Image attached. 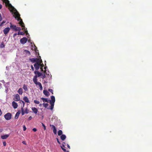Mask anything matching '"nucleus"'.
Listing matches in <instances>:
<instances>
[{
	"label": "nucleus",
	"mask_w": 152,
	"mask_h": 152,
	"mask_svg": "<svg viewBox=\"0 0 152 152\" xmlns=\"http://www.w3.org/2000/svg\"><path fill=\"white\" fill-rule=\"evenodd\" d=\"M4 3L5 4L6 6H8L9 8L11 10L14 11V13L15 18L17 19L18 21H20L19 24L22 27V29L25 30V29L24 26V24L23 23L22 20L20 17V15L16 9L10 3V2L8 0H2Z\"/></svg>",
	"instance_id": "f257e3e1"
},
{
	"label": "nucleus",
	"mask_w": 152,
	"mask_h": 152,
	"mask_svg": "<svg viewBox=\"0 0 152 152\" xmlns=\"http://www.w3.org/2000/svg\"><path fill=\"white\" fill-rule=\"evenodd\" d=\"M34 72L35 75L33 78V81L36 86H39L40 90H42V84L40 82H37V78L41 76L42 74L37 71V70H35Z\"/></svg>",
	"instance_id": "f03ea898"
},
{
	"label": "nucleus",
	"mask_w": 152,
	"mask_h": 152,
	"mask_svg": "<svg viewBox=\"0 0 152 152\" xmlns=\"http://www.w3.org/2000/svg\"><path fill=\"white\" fill-rule=\"evenodd\" d=\"M51 100H50L49 102L51 105L50 106V109L52 110L53 108L54 103L55 101V97L54 96H51Z\"/></svg>",
	"instance_id": "7ed1b4c3"
},
{
	"label": "nucleus",
	"mask_w": 152,
	"mask_h": 152,
	"mask_svg": "<svg viewBox=\"0 0 152 152\" xmlns=\"http://www.w3.org/2000/svg\"><path fill=\"white\" fill-rule=\"evenodd\" d=\"M42 61L41 59L40 60L38 61V62L34 64V66L36 70H38L39 69L41 66V63H42Z\"/></svg>",
	"instance_id": "20e7f679"
},
{
	"label": "nucleus",
	"mask_w": 152,
	"mask_h": 152,
	"mask_svg": "<svg viewBox=\"0 0 152 152\" xmlns=\"http://www.w3.org/2000/svg\"><path fill=\"white\" fill-rule=\"evenodd\" d=\"M4 117L6 120H10L11 118L12 114L10 113H7L4 115Z\"/></svg>",
	"instance_id": "39448f33"
},
{
	"label": "nucleus",
	"mask_w": 152,
	"mask_h": 152,
	"mask_svg": "<svg viewBox=\"0 0 152 152\" xmlns=\"http://www.w3.org/2000/svg\"><path fill=\"white\" fill-rule=\"evenodd\" d=\"M29 60L32 63H34L35 62L37 63L40 60V59H39V58H30Z\"/></svg>",
	"instance_id": "423d86ee"
},
{
	"label": "nucleus",
	"mask_w": 152,
	"mask_h": 152,
	"mask_svg": "<svg viewBox=\"0 0 152 152\" xmlns=\"http://www.w3.org/2000/svg\"><path fill=\"white\" fill-rule=\"evenodd\" d=\"M28 40V39L26 37H24L20 39V42L22 44L26 43Z\"/></svg>",
	"instance_id": "0eeeda50"
},
{
	"label": "nucleus",
	"mask_w": 152,
	"mask_h": 152,
	"mask_svg": "<svg viewBox=\"0 0 152 152\" xmlns=\"http://www.w3.org/2000/svg\"><path fill=\"white\" fill-rule=\"evenodd\" d=\"M14 100L16 101H18L20 100V98L19 95L17 94L14 96Z\"/></svg>",
	"instance_id": "6e6552de"
},
{
	"label": "nucleus",
	"mask_w": 152,
	"mask_h": 152,
	"mask_svg": "<svg viewBox=\"0 0 152 152\" xmlns=\"http://www.w3.org/2000/svg\"><path fill=\"white\" fill-rule=\"evenodd\" d=\"M10 28L9 27H7L4 28L3 30V32L5 34H7L10 30Z\"/></svg>",
	"instance_id": "1a4fd4ad"
},
{
	"label": "nucleus",
	"mask_w": 152,
	"mask_h": 152,
	"mask_svg": "<svg viewBox=\"0 0 152 152\" xmlns=\"http://www.w3.org/2000/svg\"><path fill=\"white\" fill-rule=\"evenodd\" d=\"M10 24L11 25L10 27L11 29H12V30L15 31L16 28V26L15 25H12L11 23H10Z\"/></svg>",
	"instance_id": "9d476101"
},
{
	"label": "nucleus",
	"mask_w": 152,
	"mask_h": 152,
	"mask_svg": "<svg viewBox=\"0 0 152 152\" xmlns=\"http://www.w3.org/2000/svg\"><path fill=\"white\" fill-rule=\"evenodd\" d=\"M12 105L14 109H16L17 108L18 105L17 103L15 101H13L12 103Z\"/></svg>",
	"instance_id": "9b49d317"
},
{
	"label": "nucleus",
	"mask_w": 152,
	"mask_h": 152,
	"mask_svg": "<svg viewBox=\"0 0 152 152\" xmlns=\"http://www.w3.org/2000/svg\"><path fill=\"white\" fill-rule=\"evenodd\" d=\"M10 134H7L1 136V138L2 139H6L9 136Z\"/></svg>",
	"instance_id": "f8f14e48"
},
{
	"label": "nucleus",
	"mask_w": 152,
	"mask_h": 152,
	"mask_svg": "<svg viewBox=\"0 0 152 152\" xmlns=\"http://www.w3.org/2000/svg\"><path fill=\"white\" fill-rule=\"evenodd\" d=\"M31 110H32L33 112L36 114H37V113L38 112V109L35 107H32Z\"/></svg>",
	"instance_id": "ddd939ff"
},
{
	"label": "nucleus",
	"mask_w": 152,
	"mask_h": 152,
	"mask_svg": "<svg viewBox=\"0 0 152 152\" xmlns=\"http://www.w3.org/2000/svg\"><path fill=\"white\" fill-rule=\"evenodd\" d=\"M43 93L46 96H48L50 95V94L49 92L46 90H43Z\"/></svg>",
	"instance_id": "4468645a"
},
{
	"label": "nucleus",
	"mask_w": 152,
	"mask_h": 152,
	"mask_svg": "<svg viewBox=\"0 0 152 152\" xmlns=\"http://www.w3.org/2000/svg\"><path fill=\"white\" fill-rule=\"evenodd\" d=\"M23 99L24 100V101L26 102H27V103H29L30 102L29 101L28 98L26 96H25L23 97Z\"/></svg>",
	"instance_id": "2eb2a0df"
},
{
	"label": "nucleus",
	"mask_w": 152,
	"mask_h": 152,
	"mask_svg": "<svg viewBox=\"0 0 152 152\" xmlns=\"http://www.w3.org/2000/svg\"><path fill=\"white\" fill-rule=\"evenodd\" d=\"M20 113V111H18L16 114L15 115V119H17L19 117V115Z\"/></svg>",
	"instance_id": "dca6fc26"
},
{
	"label": "nucleus",
	"mask_w": 152,
	"mask_h": 152,
	"mask_svg": "<svg viewBox=\"0 0 152 152\" xmlns=\"http://www.w3.org/2000/svg\"><path fill=\"white\" fill-rule=\"evenodd\" d=\"M60 138L61 139L63 140H64L66 138V136L64 134H62L61 136H60Z\"/></svg>",
	"instance_id": "f3484780"
},
{
	"label": "nucleus",
	"mask_w": 152,
	"mask_h": 152,
	"mask_svg": "<svg viewBox=\"0 0 152 152\" xmlns=\"http://www.w3.org/2000/svg\"><path fill=\"white\" fill-rule=\"evenodd\" d=\"M41 99L43 100L44 102H47L48 103L49 101V100H48L47 99H45L43 97L41 98Z\"/></svg>",
	"instance_id": "a211bd4d"
},
{
	"label": "nucleus",
	"mask_w": 152,
	"mask_h": 152,
	"mask_svg": "<svg viewBox=\"0 0 152 152\" xmlns=\"http://www.w3.org/2000/svg\"><path fill=\"white\" fill-rule=\"evenodd\" d=\"M18 93L20 95H22L23 93V89L21 88H20L18 90Z\"/></svg>",
	"instance_id": "6ab92c4d"
},
{
	"label": "nucleus",
	"mask_w": 152,
	"mask_h": 152,
	"mask_svg": "<svg viewBox=\"0 0 152 152\" xmlns=\"http://www.w3.org/2000/svg\"><path fill=\"white\" fill-rule=\"evenodd\" d=\"M23 88L25 91H28V88L27 86L24 84L23 86Z\"/></svg>",
	"instance_id": "aec40b11"
},
{
	"label": "nucleus",
	"mask_w": 152,
	"mask_h": 152,
	"mask_svg": "<svg viewBox=\"0 0 152 152\" xmlns=\"http://www.w3.org/2000/svg\"><path fill=\"white\" fill-rule=\"evenodd\" d=\"M63 132L62 130H59L58 132V135L59 136L61 135L62 134Z\"/></svg>",
	"instance_id": "412c9836"
},
{
	"label": "nucleus",
	"mask_w": 152,
	"mask_h": 152,
	"mask_svg": "<svg viewBox=\"0 0 152 152\" xmlns=\"http://www.w3.org/2000/svg\"><path fill=\"white\" fill-rule=\"evenodd\" d=\"M24 34V33L23 32H21L20 31H19L18 32V35H23Z\"/></svg>",
	"instance_id": "4be33fe9"
},
{
	"label": "nucleus",
	"mask_w": 152,
	"mask_h": 152,
	"mask_svg": "<svg viewBox=\"0 0 152 152\" xmlns=\"http://www.w3.org/2000/svg\"><path fill=\"white\" fill-rule=\"evenodd\" d=\"M25 111L23 109V107L21 108V114L22 115H23L25 114Z\"/></svg>",
	"instance_id": "5701e85b"
},
{
	"label": "nucleus",
	"mask_w": 152,
	"mask_h": 152,
	"mask_svg": "<svg viewBox=\"0 0 152 152\" xmlns=\"http://www.w3.org/2000/svg\"><path fill=\"white\" fill-rule=\"evenodd\" d=\"M42 105L45 108H46L48 105V103H43Z\"/></svg>",
	"instance_id": "b1692460"
},
{
	"label": "nucleus",
	"mask_w": 152,
	"mask_h": 152,
	"mask_svg": "<svg viewBox=\"0 0 152 152\" xmlns=\"http://www.w3.org/2000/svg\"><path fill=\"white\" fill-rule=\"evenodd\" d=\"M24 52L26 53L27 54H28L29 55L30 54V52L27 50H24Z\"/></svg>",
	"instance_id": "393cba45"
},
{
	"label": "nucleus",
	"mask_w": 152,
	"mask_h": 152,
	"mask_svg": "<svg viewBox=\"0 0 152 152\" xmlns=\"http://www.w3.org/2000/svg\"><path fill=\"white\" fill-rule=\"evenodd\" d=\"M21 30V28L20 27H17L16 26V31H20Z\"/></svg>",
	"instance_id": "a878e982"
},
{
	"label": "nucleus",
	"mask_w": 152,
	"mask_h": 152,
	"mask_svg": "<svg viewBox=\"0 0 152 152\" xmlns=\"http://www.w3.org/2000/svg\"><path fill=\"white\" fill-rule=\"evenodd\" d=\"M34 102L36 104H39L40 103L39 101L37 100H34Z\"/></svg>",
	"instance_id": "bb28decb"
},
{
	"label": "nucleus",
	"mask_w": 152,
	"mask_h": 152,
	"mask_svg": "<svg viewBox=\"0 0 152 152\" xmlns=\"http://www.w3.org/2000/svg\"><path fill=\"white\" fill-rule=\"evenodd\" d=\"M53 132L55 134H57V130L56 128H54L53 129Z\"/></svg>",
	"instance_id": "cd10ccee"
},
{
	"label": "nucleus",
	"mask_w": 152,
	"mask_h": 152,
	"mask_svg": "<svg viewBox=\"0 0 152 152\" xmlns=\"http://www.w3.org/2000/svg\"><path fill=\"white\" fill-rule=\"evenodd\" d=\"M4 46H5V45H4V44L3 43H1V44L0 45V47L1 48H4Z\"/></svg>",
	"instance_id": "c85d7f7f"
},
{
	"label": "nucleus",
	"mask_w": 152,
	"mask_h": 152,
	"mask_svg": "<svg viewBox=\"0 0 152 152\" xmlns=\"http://www.w3.org/2000/svg\"><path fill=\"white\" fill-rule=\"evenodd\" d=\"M48 91L50 92H51L52 94H53V91L52 89H49Z\"/></svg>",
	"instance_id": "c756f323"
},
{
	"label": "nucleus",
	"mask_w": 152,
	"mask_h": 152,
	"mask_svg": "<svg viewBox=\"0 0 152 152\" xmlns=\"http://www.w3.org/2000/svg\"><path fill=\"white\" fill-rule=\"evenodd\" d=\"M5 21H3L2 23H0V26H2V25L5 23Z\"/></svg>",
	"instance_id": "7c9ffc66"
},
{
	"label": "nucleus",
	"mask_w": 152,
	"mask_h": 152,
	"mask_svg": "<svg viewBox=\"0 0 152 152\" xmlns=\"http://www.w3.org/2000/svg\"><path fill=\"white\" fill-rule=\"evenodd\" d=\"M23 130L24 131H25L26 130V128L25 126V125H23Z\"/></svg>",
	"instance_id": "2f4dec72"
},
{
	"label": "nucleus",
	"mask_w": 152,
	"mask_h": 152,
	"mask_svg": "<svg viewBox=\"0 0 152 152\" xmlns=\"http://www.w3.org/2000/svg\"><path fill=\"white\" fill-rule=\"evenodd\" d=\"M61 147L62 150L64 151V152H65L66 151V150L64 148L62 147L61 146Z\"/></svg>",
	"instance_id": "473e14b6"
},
{
	"label": "nucleus",
	"mask_w": 152,
	"mask_h": 152,
	"mask_svg": "<svg viewBox=\"0 0 152 152\" xmlns=\"http://www.w3.org/2000/svg\"><path fill=\"white\" fill-rule=\"evenodd\" d=\"M50 126H52V129H54V128H56L55 126L53 125H50Z\"/></svg>",
	"instance_id": "72a5a7b5"
},
{
	"label": "nucleus",
	"mask_w": 152,
	"mask_h": 152,
	"mask_svg": "<svg viewBox=\"0 0 152 152\" xmlns=\"http://www.w3.org/2000/svg\"><path fill=\"white\" fill-rule=\"evenodd\" d=\"M42 126L44 127V130H46V126H45V125L43 124V123H42Z\"/></svg>",
	"instance_id": "f704fd0d"
},
{
	"label": "nucleus",
	"mask_w": 152,
	"mask_h": 152,
	"mask_svg": "<svg viewBox=\"0 0 152 152\" xmlns=\"http://www.w3.org/2000/svg\"><path fill=\"white\" fill-rule=\"evenodd\" d=\"M25 112L26 114L28 113V110L27 109H26L25 110Z\"/></svg>",
	"instance_id": "c9c22d12"
},
{
	"label": "nucleus",
	"mask_w": 152,
	"mask_h": 152,
	"mask_svg": "<svg viewBox=\"0 0 152 152\" xmlns=\"http://www.w3.org/2000/svg\"><path fill=\"white\" fill-rule=\"evenodd\" d=\"M31 69H32V70L33 71H34V67H33V65H31Z\"/></svg>",
	"instance_id": "e433bc0d"
},
{
	"label": "nucleus",
	"mask_w": 152,
	"mask_h": 152,
	"mask_svg": "<svg viewBox=\"0 0 152 152\" xmlns=\"http://www.w3.org/2000/svg\"><path fill=\"white\" fill-rule=\"evenodd\" d=\"M56 140H57V142L59 144H61V143L60 142H59V140L58 139V138H56Z\"/></svg>",
	"instance_id": "4c0bfd02"
},
{
	"label": "nucleus",
	"mask_w": 152,
	"mask_h": 152,
	"mask_svg": "<svg viewBox=\"0 0 152 152\" xmlns=\"http://www.w3.org/2000/svg\"><path fill=\"white\" fill-rule=\"evenodd\" d=\"M32 130L34 132H35L37 131V129L35 128H34Z\"/></svg>",
	"instance_id": "58836bf2"
},
{
	"label": "nucleus",
	"mask_w": 152,
	"mask_h": 152,
	"mask_svg": "<svg viewBox=\"0 0 152 152\" xmlns=\"http://www.w3.org/2000/svg\"><path fill=\"white\" fill-rule=\"evenodd\" d=\"M18 34L16 33H15L13 34V37H15V36Z\"/></svg>",
	"instance_id": "ea45409f"
},
{
	"label": "nucleus",
	"mask_w": 152,
	"mask_h": 152,
	"mask_svg": "<svg viewBox=\"0 0 152 152\" xmlns=\"http://www.w3.org/2000/svg\"><path fill=\"white\" fill-rule=\"evenodd\" d=\"M32 118V117L31 116H30L28 118V120H31Z\"/></svg>",
	"instance_id": "a19ab883"
},
{
	"label": "nucleus",
	"mask_w": 152,
	"mask_h": 152,
	"mask_svg": "<svg viewBox=\"0 0 152 152\" xmlns=\"http://www.w3.org/2000/svg\"><path fill=\"white\" fill-rule=\"evenodd\" d=\"M3 144L4 146H5L6 145V143L5 142H3Z\"/></svg>",
	"instance_id": "79ce46f5"
},
{
	"label": "nucleus",
	"mask_w": 152,
	"mask_h": 152,
	"mask_svg": "<svg viewBox=\"0 0 152 152\" xmlns=\"http://www.w3.org/2000/svg\"><path fill=\"white\" fill-rule=\"evenodd\" d=\"M40 69L42 71H43L42 66H41L40 67Z\"/></svg>",
	"instance_id": "37998d69"
},
{
	"label": "nucleus",
	"mask_w": 152,
	"mask_h": 152,
	"mask_svg": "<svg viewBox=\"0 0 152 152\" xmlns=\"http://www.w3.org/2000/svg\"><path fill=\"white\" fill-rule=\"evenodd\" d=\"M2 20V17L1 16V14L0 13V21L1 20Z\"/></svg>",
	"instance_id": "c03bdc74"
},
{
	"label": "nucleus",
	"mask_w": 152,
	"mask_h": 152,
	"mask_svg": "<svg viewBox=\"0 0 152 152\" xmlns=\"http://www.w3.org/2000/svg\"><path fill=\"white\" fill-rule=\"evenodd\" d=\"M45 77H46L45 75V73H44L43 76L42 78L43 79L44 78H45Z\"/></svg>",
	"instance_id": "a18cd8bd"
},
{
	"label": "nucleus",
	"mask_w": 152,
	"mask_h": 152,
	"mask_svg": "<svg viewBox=\"0 0 152 152\" xmlns=\"http://www.w3.org/2000/svg\"><path fill=\"white\" fill-rule=\"evenodd\" d=\"M41 66H42V67H43V66H44V64H41V66H40V67H41Z\"/></svg>",
	"instance_id": "49530a36"
},
{
	"label": "nucleus",
	"mask_w": 152,
	"mask_h": 152,
	"mask_svg": "<svg viewBox=\"0 0 152 152\" xmlns=\"http://www.w3.org/2000/svg\"><path fill=\"white\" fill-rule=\"evenodd\" d=\"M22 103H23V107L24 106V105H25V103L24 102H23V101H22Z\"/></svg>",
	"instance_id": "de8ad7c7"
},
{
	"label": "nucleus",
	"mask_w": 152,
	"mask_h": 152,
	"mask_svg": "<svg viewBox=\"0 0 152 152\" xmlns=\"http://www.w3.org/2000/svg\"><path fill=\"white\" fill-rule=\"evenodd\" d=\"M2 112L1 109H0V116H1V115L2 114Z\"/></svg>",
	"instance_id": "09e8293b"
},
{
	"label": "nucleus",
	"mask_w": 152,
	"mask_h": 152,
	"mask_svg": "<svg viewBox=\"0 0 152 152\" xmlns=\"http://www.w3.org/2000/svg\"><path fill=\"white\" fill-rule=\"evenodd\" d=\"M22 143L24 144H26V142L25 141H23Z\"/></svg>",
	"instance_id": "8fccbe9b"
},
{
	"label": "nucleus",
	"mask_w": 152,
	"mask_h": 152,
	"mask_svg": "<svg viewBox=\"0 0 152 152\" xmlns=\"http://www.w3.org/2000/svg\"><path fill=\"white\" fill-rule=\"evenodd\" d=\"M25 32L26 34H27L28 33V31L27 30H25Z\"/></svg>",
	"instance_id": "3c124183"
},
{
	"label": "nucleus",
	"mask_w": 152,
	"mask_h": 152,
	"mask_svg": "<svg viewBox=\"0 0 152 152\" xmlns=\"http://www.w3.org/2000/svg\"><path fill=\"white\" fill-rule=\"evenodd\" d=\"M2 8V5L0 4V9H1Z\"/></svg>",
	"instance_id": "603ef678"
},
{
	"label": "nucleus",
	"mask_w": 152,
	"mask_h": 152,
	"mask_svg": "<svg viewBox=\"0 0 152 152\" xmlns=\"http://www.w3.org/2000/svg\"><path fill=\"white\" fill-rule=\"evenodd\" d=\"M67 147L68 148H69V149H70V146H69V145H67Z\"/></svg>",
	"instance_id": "864d4df0"
},
{
	"label": "nucleus",
	"mask_w": 152,
	"mask_h": 152,
	"mask_svg": "<svg viewBox=\"0 0 152 152\" xmlns=\"http://www.w3.org/2000/svg\"><path fill=\"white\" fill-rule=\"evenodd\" d=\"M62 147H65L64 145L63 144V145H62Z\"/></svg>",
	"instance_id": "5fc2aeb1"
},
{
	"label": "nucleus",
	"mask_w": 152,
	"mask_h": 152,
	"mask_svg": "<svg viewBox=\"0 0 152 152\" xmlns=\"http://www.w3.org/2000/svg\"><path fill=\"white\" fill-rule=\"evenodd\" d=\"M30 41H30V40H29H29H28V42H30Z\"/></svg>",
	"instance_id": "6e6d98bb"
},
{
	"label": "nucleus",
	"mask_w": 152,
	"mask_h": 152,
	"mask_svg": "<svg viewBox=\"0 0 152 152\" xmlns=\"http://www.w3.org/2000/svg\"><path fill=\"white\" fill-rule=\"evenodd\" d=\"M69 152V151H66V152Z\"/></svg>",
	"instance_id": "4d7b16f0"
},
{
	"label": "nucleus",
	"mask_w": 152,
	"mask_h": 152,
	"mask_svg": "<svg viewBox=\"0 0 152 152\" xmlns=\"http://www.w3.org/2000/svg\"><path fill=\"white\" fill-rule=\"evenodd\" d=\"M41 105H42V104H39V105H40V106H41Z\"/></svg>",
	"instance_id": "13d9d810"
},
{
	"label": "nucleus",
	"mask_w": 152,
	"mask_h": 152,
	"mask_svg": "<svg viewBox=\"0 0 152 152\" xmlns=\"http://www.w3.org/2000/svg\"><path fill=\"white\" fill-rule=\"evenodd\" d=\"M46 67H44V68H45V69H46Z\"/></svg>",
	"instance_id": "bf43d9fd"
},
{
	"label": "nucleus",
	"mask_w": 152,
	"mask_h": 152,
	"mask_svg": "<svg viewBox=\"0 0 152 152\" xmlns=\"http://www.w3.org/2000/svg\"><path fill=\"white\" fill-rule=\"evenodd\" d=\"M45 72H46L45 70Z\"/></svg>",
	"instance_id": "052dcab7"
}]
</instances>
